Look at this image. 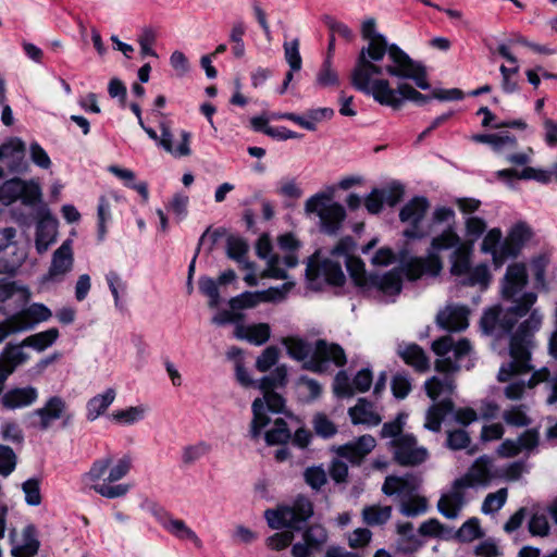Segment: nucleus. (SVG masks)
<instances>
[{
    "mask_svg": "<svg viewBox=\"0 0 557 557\" xmlns=\"http://www.w3.org/2000/svg\"><path fill=\"white\" fill-rule=\"evenodd\" d=\"M361 36L367 45L360 49L350 72V83L356 90L380 74L412 81L422 90L431 88L425 65L379 33L374 18L362 22Z\"/></svg>",
    "mask_w": 557,
    "mask_h": 557,
    "instance_id": "obj_1",
    "label": "nucleus"
},
{
    "mask_svg": "<svg viewBox=\"0 0 557 557\" xmlns=\"http://www.w3.org/2000/svg\"><path fill=\"white\" fill-rule=\"evenodd\" d=\"M354 246L352 238L345 237L332 249L330 257L321 259L320 251L314 253L307 263L308 280L322 278L331 285L339 286L345 282V264L351 280L363 294L381 302L394 301L401 292V271L393 270L383 275L367 274L363 262L351 255Z\"/></svg>",
    "mask_w": 557,
    "mask_h": 557,
    "instance_id": "obj_2",
    "label": "nucleus"
},
{
    "mask_svg": "<svg viewBox=\"0 0 557 557\" xmlns=\"http://www.w3.org/2000/svg\"><path fill=\"white\" fill-rule=\"evenodd\" d=\"M542 321L543 314L534 309L510 338V360L499 368L497 374L499 382H508L504 394L510 400L528 396L536 385L545 382L549 391L547 404L557 403V373L550 375L546 368L531 373L533 370L531 364L532 337L534 332L541 327Z\"/></svg>",
    "mask_w": 557,
    "mask_h": 557,
    "instance_id": "obj_3",
    "label": "nucleus"
},
{
    "mask_svg": "<svg viewBox=\"0 0 557 557\" xmlns=\"http://www.w3.org/2000/svg\"><path fill=\"white\" fill-rule=\"evenodd\" d=\"M432 349L438 356L435 369L443 376L434 375L424 383L426 395L432 400H440L428 410L424 428L438 432L442 421L454 409L450 397L456 386L450 374L460 369H471L473 359L470 342L466 338L455 342L451 336H443L433 342Z\"/></svg>",
    "mask_w": 557,
    "mask_h": 557,
    "instance_id": "obj_4",
    "label": "nucleus"
},
{
    "mask_svg": "<svg viewBox=\"0 0 557 557\" xmlns=\"http://www.w3.org/2000/svg\"><path fill=\"white\" fill-rule=\"evenodd\" d=\"M465 230L467 239L459 236L456 227L445 228L435 236L428 249L426 257L412 258L405 265L408 280L416 281L424 276H437L443 269L440 252L444 250H450L451 274L467 272L473 252V245L486 231V222L482 218L469 215L465 219Z\"/></svg>",
    "mask_w": 557,
    "mask_h": 557,
    "instance_id": "obj_5",
    "label": "nucleus"
},
{
    "mask_svg": "<svg viewBox=\"0 0 557 557\" xmlns=\"http://www.w3.org/2000/svg\"><path fill=\"white\" fill-rule=\"evenodd\" d=\"M527 283L528 274L524 264L515 263L507 268L502 284V294L506 299H517L518 301L507 310H503L500 307L486 310L481 319V327L485 334L496 337L508 335L518 319L529 312L537 296L534 293H524L520 296Z\"/></svg>",
    "mask_w": 557,
    "mask_h": 557,
    "instance_id": "obj_6",
    "label": "nucleus"
},
{
    "mask_svg": "<svg viewBox=\"0 0 557 557\" xmlns=\"http://www.w3.org/2000/svg\"><path fill=\"white\" fill-rule=\"evenodd\" d=\"M290 358L304 361V369L322 373L331 366L343 367L347 359L344 349L334 343L318 339L314 345L300 337L289 336L283 339Z\"/></svg>",
    "mask_w": 557,
    "mask_h": 557,
    "instance_id": "obj_7",
    "label": "nucleus"
},
{
    "mask_svg": "<svg viewBox=\"0 0 557 557\" xmlns=\"http://www.w3.org/2000/svg\"><path fill=\"white\" fill-rule=\"evenodd\" d=\"M287 371L284 366L276 367L270 375L262 377L258 383V388L263 393L252 401V420L249 428V436L258 440L269 425L271 419L268 413H280L285 406L284 398L275 389L284 387L286 384Z\"/></svg>",
    "mask_w": 557,
    "mask_h": 557,
    "instance_id": "obj_8",
    "label": "nucleus"
},
{
    "mask_svg": "<svg viewBox=\"0 0 557 557\" xmlns=\"http://www.w3.org/2000/svg\"><path fill=\"white\" fill-rule=\"evenodd\" d=\"M132 468V459L129 456L120 458L112 466L110 456L96 459L90 469L83 474V482L99 495L106 498H117L125 496L129 491L128 484H116L125 478Z\"/></svg>",
    "mask_w": 557,
    "mask_h": 557,
    "instance_id": "obj_9",
    "label": "nucleus"
},
{
    "mask_svg": "<svg viewBox=\"0 0 557 557\" xmlns=\"http://www.w3.org/2000/svg\"><path fill=\"white\" fill-rule=\"evenodd\" d=\"M312 513V504L306 497H298L293 506H282L276 509L265 510L264 518L270 528L275 530L288 529L270 536L267 541L268 546L275 550L287 547L294 539L290 530H300Z\"/></svg>",
    "mask_w": 557,
    "mask_h": 557,
    "instance_id": "obj_10",
    "label": "nucleus"
},
{
    "mask_svg": "<svg viewBox=\"0 0 557 557\" xmlns=\"http://www.w3.org/2000/svg\"><path fill=\"white\" fill-rule=\"evenodd\" d=\"M407 414L398 413L397 417L383 424L381 436L391 438L389 447L395 460L403 466H416L426 460L429 453L423 446H419L412 434L404 433Z\"/></svg>",
    "mask_w": 557,
    "mask_h": 557,
    "instance_id": "obj_11",
    "label": "nucleus"
},
{
    "mask_svg": "<svg viewBox=\"0 0 557 557\" xmlns=\"http://www.w3.org/2000/svg\"><path fill=\"white\" fill-rule=\"evenodd\" d=\"M387 74H380L369 83L363 85L358 91L370 96L374 101L381 106L399 109L406 100L412 101L417 104L426 103L432 96H426L418 91L413 86L408 83L401 82L396 88L392 86Z\"/></svg>",
    "mask_w": 557,
    "mask_h": 557,
    "instance_id": "obj_12",
    "label": "nucleus"
},
{
    "mask_svg": "<svg viewBox=\"0 0 557 557\" xmlns=\"http://www.w3.org/2000/svg\"><path fill=\"white\" fill-rule=\"evenodd\" d=\"M335 186H326L324 189L309 197L304 210L308 216L315 215L323 233L337 234L346 219V210L343 205L335 201Z\"/></svg>",
    "mask_w": 557,
    "mask_h": 557,
    "instance_id": "obj_13",
    "label": "nucleus"
},
{
    "mask_svg": "<svg viewBox=\"0 0 557 557\" xmlns=\"http://www.w3.org/2000/svg\"><path fill=\"white\" fill-rule=\"evenodd\" d=\"M416 484L409 478L387 476L382 486L385 495H396L400 502V512L406 517L422 515L428 509L425 497L416 494Z\"/></svg>",
    "mask_w": 557,
    "mask_h": 557,
    "instance_id": "obj_14",
    "label": "nucleus"
},
{
    "mask_svg": "<svg viewBox=\"0 0 557 557\" xmlns=\"http://www.w3.org/2000/svg\"><path fill=\"white\" fill-rule=\"evenodd\" d=\"M26 145L20 137H10L0 144V180L5 174H26L29 163L25 158Z\"/></svg>",
    "mask_w": 557,
    "mask_h": 557,
    "instance_id": "obj_15",
    "label": "nucleus"
},
{
    "mask_svg": "<svg viewBox=\"0 0 557 557\" xmlns=\"http://www.w3.org/2000/svg\"><path fill=\"white\" fill-rule=\"evenodd\" d=\"M74 268L73 242L66 239L52 253L51 262L42 282L47 284L63 283Z\"/></svg>",
    "mask_w": 557,
    "mask_h": 557,
    "instance_id": "obj_16",
    "label": "nucleus"
},
{
    "mask_svg": "<svg viewBox=\"0 0 557 557\" xmlns=\"http://www.w3.org/2000/svg\"><path fill=\"white\" fill-rule=\"evenodd\" d=\"M430 203L425 197H413L399 212V219L403 223L410 225L405 230L404 235L408 238H420L424 233L419 228V223L423 220Z\"/></svg>",
    "mask_w": 557,
    "mask_h": 557,
    "instance_id": "obj_17",
    "label": "nucleus"
},
{
    "mask_svg": "<svg viewBox=\"0 0 557 557\" xmlns=\"http://www.w3.org/2000/svg\"><path fill=\"white\" fill-rule=\"evenodd\" d=\"M499 471L498 468L494 466L493 459L488 456H481L473 462L468 472L457 480L468 488L486 486L494 479H497Z\"/></svg>",
    "mask_w": 557,
    "mask_h": 557,
    "instance_id": "obj_18",
    "label": "nucleus"
},
{
    "mask_svg": "<svg viewBox=\"0 0 557 557\" xmlns=\"http://www.w3.org/2000/svg\"><path fill=\"white\" fill-rule=\"evenodd\" d=\"M518 147L517 138L508 132L494 133L492 143V150L498 154L504 156L506 160L516 165H527L531 161L533 149L528 148L527 151L516 152L512 151Z\"/></svg>",
    "mask_w": 557,
    "mask_h": 557,
    "instance_id": "obj_19",
    "label": "nucleus"
},
{
    "mask_svg": "<svg viewBox=\"0 0 557 557\" xmlns=\"http://www.w3.org/2000/svg\"><path fill=\"white\" fill-rule=\"evenodd\" d=\"M15 234L13 227L0 230V273H13L23 260V255L16 252L13 243Z\"/></svg>",
    "mask_w": 557,
    "mask_h": 557,
    "instance_id": "obj_20",
    "label": "nucleus"
},
{
    "mask_svg": "<svg viewBox=\"0 0 557 557\" xmlns=\"http://www.w3.org/2000/svg\"><path fill=\"white\" fill-rule=\"evenodd\" d=\"M18 332L33 330L36 325L52 318V311L41 302H33L11 315Z\"/></svg>",
    "mask_w": 557,
    "mask_h": 557,
    "instance_id": "obj_21",
    "label": "nucleus"
},
{
    "mask_svg": "<svg viewBox=\"0 0 557 557\" xmlns=\"http://www.w3.org/2000/svg\"><path fill=\"white\" fill-rule=\"evenodd\" d=\"M156 518L160 525L174 537L181 541H189L197 548L202 547V541L200 540V537L191 528H189L186 524L184 520L174 518L171 513L166 511L157 512Z\"/></svg>",
    "mask_w": 557,
    "mask_h": 557,
    "instance_id": "obj_22",
    "label": "nucleus"
},
{
    "mask_svg": "<svg viewBox=\"0 0 557 557\" xmlns=\"http://www.w3.org/2000/svg\"><path fill=\"white\" fill-rule=\"evenodd\" d=\"M465 490L466 487L458 480H455L451 488L441 496L437 509L444 517L456 519L459 516L466 504Z\"/></svg>",
    "mask_w": 557,
    "mask_h": 557,
    "instance_id": "obj_23",
    "label": "nucleus"
},
{
    "mask_svg": "<svg viewBox=\"0 0 557 557\" xmlns=\"http://www.w3.org/2000/svg\"><path fill=\"white\" fill-rule=\"evenodd\" d=\"M304 542L296 543L292 548L294 557H308L319 550L327 540L326 530L319 524L311 525L302 535Z\"/></svg>",
    "mask_w": 557,
    "mask_h": 557,
    "instance_id": "obj_24",
    "label": "nucleus"
},
{
    "mask_svg": "<svg viewBox=\"0 0 557 557\" xmlns=\"http://www.w3.org/2000/svg\"><path fill=\"white\" fill-rule=\"evenodd\" d=\"M284 298V294L278 288H269L261 292H244L230 300L232 310L253 308L260 302L277 301Z\"/></svg>",
    "mask_w": 557,
    "mask_h": 557,
    "instance_id": "obj_25",
    "label": "nucleus"
},
{
    "mask_svg": "<svg viewBox=\"0 0 557 557\" xmlns=\"http://www.w3.org/2000/svg\"><path fill=\"white\" fill-rule=\"evenodd\" d=\"M469 309L466 306L448 305L437 314V323L441 327L460 332L469 325Z\"/></svg>",
    "mask_w": 557,
    "mask_h": 557,
    "instance_id": "obj_26",
    "label": "nucleus"
},
{
    "mask_svg": "<svg viewBox=\"0 0 557 557\" xmlns=\"http://www.w3.org/2000/svg\"><path fill=\"white\" fill-rule=\"evenodd\" d=\"M256 250L259 258L268 260L263 276L276 280H284L287 277L285 269L282 267V259L277 256L271 255L272 244L267 234H263L258 238Z\"/></svg>",
    "mask_w": 557,
    "mask_h": 557,
    "instance_id": "obj_27",
    "label": "nucleus"
},
{
    "mask_svg": "<svg viewBox=\"0 0 557 557\" xmlns=\"http://www.w3.org/2000/svg\"><path fill=\"white\" fill-rule=\"evenodd\" d=\"M502 232L499 228L490 230L481 244V251L492 256L495 268L502 267L504 261L511 257L512 251L507 248L506 240L502 243Z\"/></svg>",
    "mask_w": 557,
    "mask_h": 557,
    "instance_id": "obj_28",
    "label": "nucleus"
},
{
    "mask_svg": "<svg viewBox=\"0 0 557 557\" xmlns=\"http://www.w3.org/2000/svg\"><path fill=\"white\" fill-rule=\"evenodd\" d=\"M58 221L47 211L36 225L35 246L38 253H44L55 243Z\"/></svg>",
    "mask_w": 557,
    "mask_h": 557,
    "instance_id": "obj_29",
    "label": "nucleus"
},
{
    "mask_svg": "<svg viewBox=\"0 0 557 557\" xmlns=\"http://www.w3.org/2000/svg\"><path fill=\"white\" fill-rule=\"evenodd\" d=\"M26 345L23 342L20 344H7L0 359V373L8 380V377L15 371V369L24 364L29 355L24 350Z\"/></svg>",
    "mask_w": 557,
    "mask_h": 557,
    "instance_id": "obj_30",
    "label": "nucleus"
},
{
    "mask_svg": "<svg viewBox=\"0 0 557 557\" xmlns=\"http://www.w3.org/2000/svg\"><path fill=\"white\" fill-rule=\"evenodd\" d=\"M38 398V391L34 386L13 387L1 397V405L10 410L33 405Z\"/></svg>",
    "mask_w": 557,
    "mask_h": 557,
    "instance_id": "obj_31",
    "label": "nucleus"
},
{
    "mask_svg": "<svg viewBox=\"0 0 557 557\" xmlns=\"http://www.w3.org/2000/svg\"><path fill=\"white\" fill-rule=\"evenodd\" d=\"M375 438L372 435H362L350 443L339 446L337 454L352 463H358L375 447Z\"/></svg>",
    "mask_w": 557,
    "mask_h": 557,
    "instance_id": "obj_32",
    "label": "nucleus"
},
{
    "mask_svg": "<svg viewBox=\"0 0 557 557\" xmlns=\"http://www.w3.org/2000/svg\"><path fill=\"white\" fill-rule=\"evenodd\" d=\"M539 443V433L534 430L525 431L518 440H506L497 448L500 457L509 458L523 450L533 449Z\"/></svg>",
    "mask_w": 557,
    "mask_h": 557,
    "instance_id": "obj_33",
    "label": "nucleus"
},
{
    "mask_svg": "<svg viewBox=\"0 0 557 557\" xmlns=\"http://www.w3.org/2000/svg\"><path fill=\"white\" fill-rule=\"evenodd\" d=\"M234 336L237 339L247 341L252 345L260 346L269 341L271 336V327L268 323H236L234 327Z\"/></svg>",
    "mask_w": 557,
    "mask_h": 557,
    "instance_id": "obj_34",
    "label": "nucleus"
},
{
    "mask_svg": "<svg viewBox=\"0 0 557 557\" xmlns=\"http://www.w3.org/2000/svg\"><path fill=\"white\" fill-rule=\"evenodd\" d=\"M181 139L174 143L173 135L165 124H161V136L159 146L162 147L166 152L171 153L175 158L186 157L190 154V133L181 131Z\"/></svg>",
    "mask_w": 557,
    "mask_h": 557,
    "instance_id": "obj_35",
    "label": "nucleus"
},
{
    "mask_svg": "<svg viewBox=\"0 0 557 557\" xmlns=\"http://www.w3.org/2000/svg\"><path fill=\"white\" fill-rule=\"evenodd\" d=\"M38 548L36 529L33 525H27L18 536L13 539L12 555L14 557H33L37 554Z\"/></svg>",
    "mask_w": 557,
    "mask_h": 557,
    "instance_id": "obj_36",
    "label": "nucleus"
},
{
    "mask_svg": "<svg viewBox=\"0 0 557 557\" xmlns=\"http://www.w3.org/2000/svg\"><path fill=\"white\" fill-rule=\"evenodd\" d=\"M348 413L354 424L375 426L382 421L375 406L366 398H359L357 404L349 408Z\"/></svg>",
    "mask_w": 557,
    "mask_h": 557,
    "instance_id": "obj_37",
    "label": "nucleus"
},
{
    "mask_svg": "<svg viewBox=\"0 0 557 557\" xmlns=\"http://www.w3.org/2000/svg\"><path fill=\"white\" fill-rule=\"evenodd\" d=\"M115 398L116 391L112 387L91 397L86 404V419L88 421L97 420L113 404Z\"/></svg>",
    "mask_w": 557,
    "mask_h": 557,
    "instance_id": "obj_38",
    "label": "nucleus"
},
{
    "mask_svg": "<svg viewBox=\"0 0 557 557\" xmlns=\"http://www.w3.org/2000/svg\"><path fill=\"white\" fill-rule=\"evenodd\" d=\"M65 409L66 404L61 397H50L45 406L37 409L35 412L40 419V428L42 430L48 429L53 421L63 417Z\"/></svg>",
    "mask_w": 557,
    "mask_h": 557,
    "instance_id": "obj_39",
    "label": "nucleus"
},
{
    "mask_svg": "<svg viewBox=\"0 0 557 557\" xmlns=\"http://www.w3.org/2000/svg\"><path fill=\"white\" fill-rule=\"evenodd\" d=\"M495 176L498 180H504L510 182L512 178L524 180V181H535V182H546L547 175L539 171L536 168L524 166L521 171L515 169H504L495 172Z\"/></svg>",
    "mask_w": 557,
    "mask_h": 557,
    "instance_id": "obj_40",
    "label": "nucleus"
},
{
    "mask_svg": "<svg viewBox=\"0 0 557 557\" xmlns=\"http://www.w3.org/2000/svg\"><path fill=\"white\" fill-rule=\"evenodd\" d=\"M109 172L121 180L126 187L136 190L145 201L148 200L149 191L147 183L136 182V175L132 170L120 168L117 165H111L109 168Z\"/></svg>",
    "mask_w": 557,
    "mask_h": 557,
    "instance_id": "obj_41",
    "label": "nucleus"
},
{
    "mask_svg": "<svg viewBox=\"0 0 557 557\" xmlns=\"http://www.w3.org/2000/svg\"><path fill=\"white\" fill-rule=\"evenodd\" d=\"M277 244L280 248L286 252V256L282 259L285 271L296 267L298 258L295 252L299 249L300 242L292 233H286L277 238Z\"/></svg>",
    "mask_w": 557,
    "mask_h": 557,
    "instance_id": "obj_42",
    "label": "nucleus"
},
{
    "mask_svg": "<svg viewBox=\"0 0 557 557\" xmlns=\"http://www.w3.org/2000/svg\"><path fill=\"white\" fill-rule=\"evenodd\" d=\"M148 412L146 405L131 406L125 409L115 410L112 420L121 425H132L145 419Z\"/></svg>",
    "mask_w": 557,
    "mask_h": 557,
    "instance_id": "obj_43",
    "label": "nucleus"
},
{
    "mask_svg": "<svg viewBox=\"0 0 557 557\" xmlns=\"http://www.w3.org/2000/svg\"><path fill=\"white\" fill-rule=\"evenodd\" d=\"M399 355L407 364L413 367L417 371L423 372L429 368V360L418 345L412 344L404 347L399 350Z\"/></svg>",
    "mask_w": 557,
    "mask_h": 557,
    "instance_id": "obj_44",
    "label": "nucleus"
},
{
    "mask_svg": "<svg viewBox=\"0 0 557 557\" xmlns=\"http://www.w3.org/2000/svg\"><path fill=\"white\" fill-rule=\"evenodd\" d=\"M361 516L366 524L370 527L381 525L391 519L392 507L381 505L366 506L362 509Z\"/></svg>",
    "mask_w": 557,
    "mask_h": 557,
    "instance_id": "obj_45",
    "label": "nucleus"
},
{
    "mask_svg": "<svg viewBox=\"0 0 557 557\" xmlns=\"http://www.w3.org/2000/svg\"><path fill=\"white\" fill-rule=\"evenodd\" d=\"M457 276L466 275L463 283L470 286H480L482 289H485L491 282V273L488 267L485 263H481L471 268V261L469 262V270L461 274H456Z\"/></svg>",
    "mask_w": 557,
    "mask_h": 557,
    "instance_id": "obj_46",
    "label": "nucleus"
},
{
    "mask_svg": "<svg viewBox=\"0 0 557 557\" xmlns=\"http://www.w3.org/2000/svg\"><path fill=\"white\" fill-rule=\"evenodd\" d=\"M59 337V331L55 327L33 334L23 341V345L32 347L37 351H44L52 346Z\"/></svg>",
    "mask_w": 557,
    "mask_h": 557,
    "instance_id": "obj_47",
    "label": "nucleus"
},
{
    "mask_svg": "<svg viewBox=\"0 0 557 557\" xmlns=\"http://www.w3.org/2000/svg\"><path fill=\"white\" fill-rule=\"evenodd\" d=\"M24 180L13 177L0 185V203L9 206L20 199L23 194Z\"/></svg>",
    "mask_w": 557,
    "mask_h": 557,
    "instance_id": "obj_48",
    "label": "nucleus"
},
{
    "mask_svg": "<svg viewBox=\"0 0 557 557\" xmlns=\"http://www.w3.org/2000/svg\"><path fill=\"white\" fill-rule=\"evenodd\" d=\"M290 438V430L282 418H276L273 426L264 433L268 445L284 444Z\"/></svg>",
    "mask_w": 557,
    "mask_h": 557,
    "instance_id": "obj_49",
    "label": "nucleus"
},
{
    "mask_svg": "<svg viewBox=\"0 0 557 557\" xmlns=\"http://www.w3.org/2000/svg\"><path fill=\"white\" fill-rule=\"evenodd\" d=\"M503 420L507 425L523 428L531 423V418L528 414V408L525 406H512L503 411Z\"/></svg>",
    "mask_w": 557,
    "mask_h": 557,
    "instance_id": "obj_50",
    "label": "nucleus"
},
{
    "mask_svg": "<svg viewBox=\"0 0 557 557\" xmlns=\"http://www.w3.org/2000/svg\"><path fill=\"white\" fill-rule=\"evenodd\" d=\"M531 230L528 225L524 223L516 224L507 239V248L512 251L511 256H515L517 253V250L531 237Z\"/></svg>",
    "mask_w": 557,
    "mask_h": 557,
    "instance_id": "obj_51",
    "label": "nucleus"
},
{
    "mask_svg": "<svg viewBox=\"0 0 557 557\" xmlns=\"http://www.w3.org/2000/svg\"><path fill=\"white\" fill-rule=\"evenodd\" d=\"M226 251H227L228 258L243 264L244 268H246V269L252 268V263L248 262L245 259V256L248 251V246L244 239H242L239 237H230L227 239Z\"/></svg>",
    "mask_w": 557,
    "mask_h": 557,
    "instance_id": "obj_52",
    "label": "nucleus"
},
{
    "mask_svg": "<svg viewBox=\"0 0 557 557\" xmlns=\"http://www.w3.org/2000/svg\"><path fill=\"white\" fill-rule=\"evenodd\" d=\"M15 294H18L20 299L23 302H28L32 296L26 286H17L14 282L0 278V304L7 301Z\"/></svg>",
    "mask_w": 557,
    "mask_h": 557,
    "instance_id": "obj_53",
    "label": "nucleus"
},
{
    "mask_svg": "<svg viewBox=\"0 0 557 557\" xmlns=\"http://www.w3.org/2000/svg\"><path fill=\"white\" fill-rule=\"evenodd\" d=\"M111 202L110 199L106 196H101L99 198L97 216H98V237L102 240L106 236L107 228L106 224L111 221Z\"/></svg>",
    "mask_w": 557,
    "mask_h": 557,
    "instance_id": "obj_54",
    "label": "nucleus"
},
{
    "mask_svg": "<svg viewBox=\"0 0 557 557\" xmlns=\"http://www.w3.org/2000/svg\"><path fill=\"white\" fill-rule=\"evenodd\" d=\"M283 48L285 60L292 69V72L300 71L302 60L299 52V40L295 38L292 41H286L284 42Z\"/></svg>",
    "mask_w": 557,
    "mask_h": 557,
    "instance_id": "obj_55",
    "label": "nucleus"
},
{
    "mask_svg": "<svg viewBox=\"0 0 557 557\" xmlns=\"http://www.w3.org/2000/svg\"><path fill=\"white\" fill-rule=\"evenodd\" d=\"M198 284L199 290L209 298V306L212 308L218 307L221 300L218 281L209 276H202L199 278Z\"/></svg>",
    "mask_w": 557,
    "mask_h": 557,
    "instance_id": "obj_56",
    "label": "nucleus"
},
{
    "mask_svg": "<svg viewBox=\"0 0 557 557\" xmlns=\"http://www.w3.org/2000/svg\"><path fill=\"white\" fill-rule=\"evenodd\" d=\"M188 202H189L188 196L177 193L169 201V203L166 205V209L170 212H172V214L174 215V218L177 222H181L187 216Z\"/></svg>",
    "mask_w": 557,
    "mask_h": 557,
    "instance_id": "obj_57",
    "label": "nucleus"
},
{
    "mask_svg": "<svg viewBox=\"0 0 557 557\" xmlns=\"http://www.w3.org/2000/svg\"><path fill=\"white\" fill-rule=\"evenodd\" d=\"M333 391L337 397L348 398L354 396L355 389L352 380L349 379L345 371H339L333 382Z\"/></svg>",
    "mask_w": 557,
    "mask_h": 557,
    "instance_id": "obj_58",
    "label": "nucleus"
},
{
    "mask_svg": "<svg viewBox=\"0 0 557 557\" xmlns=\"http://www.w3.org/2000/svg\"><path fill=\"white\" fill-rule=\"evenodd\" d=\"M482 536L479 520L471 518L456 532V537L461 542H472Z\"/></svg>",
    "mask_w": 557,
    "mask_h": 557,
    "instance_id": "obj_59",
    "label": "nucleus"
},
{
    "mask_svg": "<svg viewBox=\"0 0 557 557\" xmlns=\"http://www.w3.org/2000/svg\"><path fill=\"white\" fill-rule=\"evenodd\" d=\"M28 156L30 161L42 170H49L52 161L47 151L37 141H32L28 147Z\"/></svg>",
    "mask_w": 557,
    "mask_h": 557,
    "instance_id": "obj_60",
    "label": "nucleus"
},
{
    "mask_svg": "<svg viewBox=\"0 0 557 557\" xmlns=\"http://www.w3.org/2000/svg\"><path fill=\"white\" fill-rule=\"evenodd\" d=\"M379 193L384 200V203L394 207L404 196V186L398 182H393L384 187L379 188Z\"/></svg>",
    "mask_w": 557,
    "mask_h": 557,
    "instance_id": "obj_61",
    "label": "nucleus"
},
{
    "mask_svg": "<svg viewBox=\"0 0 557 557\" xmlns=\"http://www.w3.org/2000/svg\"><path fill=\"white\" fill-rule=\"evenodd\" d=\"M419 533L423 536L448 539L450 531L447 530L437 519H429L421 523Z\"/></svg>",
    "mask_w": 557,
    "mask_h": 557,
    "instance_id": "obj_62",
    "label": "nucleus"
},
{
    "mask_svg": "<svg viewBox=\"0 0 557 557\" xmlns=\"http://www.w3.org/2000/svg\"><path fill=\"white\" fill-rule=\"evenodd\" d=\"M507 495V488L488 494L483 502L482 511L486 515L498 511L505 505Z\"/></svg>",
    "mask_w": 557,
    "mask_h": 557,
    "instance_id": "obj_63",
    "label": "nucleus"
},
{
    "mask_svg": "<svg viewBox=\"0 0 557 557\" xmlns=\"http://www.w3.org/2000/svg\"><path fill=\"white\" fill-rule=\"evenodd\" d=\"M280 350L275 346L267 347L256 360V368L260 372H267L276 364Z\"/></svg>",
    "mask_w": 557,
    "mask_h": 557,
    "instance_id": "obj_64",
    "label": "nucleus"
}]
</instances>
